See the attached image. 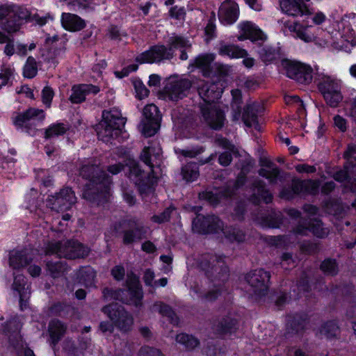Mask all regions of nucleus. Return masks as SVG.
I'll return each mask as SVG.
<instances>
[{"label":"nucleus","mask_w":356,"mask_h":356,"mask_svg":"<svg viewBox=\"0 0 356 356\" xmlns=\"http://www.w3.org/2000/svg\"><path fill=\"white\" fill-rule=\"evenodd\" d=\"M293 79L302 84H308L312 80V70L310 67L303 65Z\"/></svg>","instance_id":"c03bdc74"},{"label":"nucleus","mask_w":356,"mask_h":356,"mask_svg":"<svg viewBox=\"0 0 356 356\" xmlns=\"http://www.w3.org/2000/svg\"><path fill=\"white\" fill-rule=\"evenodd\" d=\"M80 275L86 285H92L96 277V272L92 268L88 267L81 269Z\"/></svg>","instance_id":"603ef678"},{"label":"nucleus","mask_w":356,"mask_h":356,"mask_svg":"<svg viewBox=\"0 0 356 356\" xmlns=\"http://www.w3.org/2000/svg\"><path fill=\"white\" fill-rule=\"evenodd\" d=\"M102 120L97 126V133L99 140L108 143L112 139L117 138L125 124V118H122L121 112L113 108L102 112Z\"/></svg>","instance_id":"423d86ee"},{"label":"nucleus","mask_w":356,"mask_h":356,"mask_svg":"<svg viewBox=\"0 0 356 356\" xmlns=\"http://www.w3.org/2000/svg\"><path fill=\"white\" fill-rule=\"evenodd\" d=\"M261 225L268 228H278L282 223V214L280 212H272L261 218Z\"/></svg>","instance_id":"4c0bfd02"},{"label":"nucleus","mask_w":356,"mask_h":356,"mask_svg":"<svg viewBox=\"0 0 356 356\" xmlns=\"http://www.w3.org/2000/svg\"><path fill=\"white\" fill-rule=\"evenodd\" d=\"M102 311L113 322V324L122 332H128L134 324V318L124 307L117 303L104 306Z\"/></svg>","instance_id":"9d476101"},{"label":"nucleus","mask_w":356,"mask_h":356,"mask_svg":"<svg viewBox=\"0 0 356 356\" xmlns=\"http://www.w3.org/2000/svg\"><path fill=\"white\" fill-rule=\"evenodd\" d=\"M32 257L26 249L13 250L9 252V266L13 269L26 267L32 261Z\"/></svg>","instance_id":"393cba45"},{"label":"nucleus","mask_w":356,"mask_h":356,"mask_svg":"<svg viewBox=\"0 0 356 356\" xmlns=\"http://www.w3.org/2000/svg\"><path fill=\"white\" fill-rule=\"evenodd\" d=\"M134 88L138 99H142L148 96L149 90L142 82L135 81Z\"/></svg>","instance_id":"6e6d98bb"},{"label":"nucleus","mask_w":356,"mask_h":356,"mask_svg":"<svg viewBox=\"0 0 356 356\" xmlns=\"http://www.w3.org/2000/svg\"><path fill=\"white\" fill-rule=\"evenodd\" d=\"M321 269L325 273L330 275H334L338 272L336 261L331 259L324 260L321 265Z\"/></svg>","instance_id":"3c124183"},{"label":"nucleus","mask_w":356,"mask_h":356,"mask_svg":"<svg viewBox=\"0 0 356 356\" xmlns=\"http://www.w3.org/2000/svg\"><path fill=\"white\" fill-rule=\"evenodd\" d=\"M232 161V156L230 152L226 151L221 153L218 156V163L222 166H228Z\"/></svg>","instance_id":"052dcab7"},{"label":"nucleus","mask_w":356,"mask_h":356,"mask_svg":"<svg viewBox=\"0 0 356 356\" xmlns=\"http://www.w3.org/2000/svg\"><path fill=\"white\" fill-rule=\"evenodd\" d=\"M280 8L284 13L293 17L302 16L309 13V10L303 0H282Z\"/></svg>","instance_id":"b1692460"},{"label":"nucleus","mask_w":356,"mask_h":356,"mask_svg":"<svg viewBox=\"0 0 356 356\" xmlns=\"http://www.w3.org/2000/svg\"><path fill=\"white\" fill-rule=\"evenodd\" d=\"M339 327L335 321H327L320 329V334L327 339L335 338L339 334Z\"/></svg>","instance_id":"e433bc0d"},{"label":"nucleus","mask_w":356,"mask_h":356,"mask_svg":"<svg viewBox=\"0 0 356 356\" xmlns=\"http://www.w3.org/2000/svg\"><path fill=\"white\" fill-rule=\"evenodd\" d=\"M147 229L136 218L125 220L122 225V243L130 245L146 238Z\"/></svg>","instance_id":"2eb2a0df"},{"label":"nucleus","mask_w":356,"mask_h":356,"mask_svg":"<svg viewBox=\"0 0 356 356\" xmlns=\"http://www.w3.org/2000/svg\"><path fill=\"white\" fill-rule=\"evenodd\" d=\"M63 349L70 355H76L78 349L75 346L74 342L69 339H67L63 342Z\"/></svg>","instance_id":"680f3d73"},{"label":"nucleus","mask_w":356,"mask_h":356,"mask_svg":"<svg viewBox=\"0 0 356 356\" xmlns=\"http://www.w3.org/2000/svg\"><path fill=\"white\" fill-rule=\"evenodd\" d=\"M47 268L53 277L60 276L66 270V263L60 261L47 262Z\"/></svg>","instance_id":"a19ab883"},{"label":"nucleus","mask_w":356,"mask_h":356,"mask_svg":"<svg viewBox=\"0 0 356 356\" xmlns=\"http://www.w3.org/2000/svg\"><path fill=\"white\" fill-rule=\"evenodd\" d=\"M215 70L218 75L227 76L231 71V67L226 64L216 63H215Z\"/></svg>","instance_id":"0e129e2a"},{"label":"nucleus","mask_w":356,"mask_h":356,"mask_svg":"<svg viewBox=\"0 0 356 356\" xmlns=\"http://www.w3.org/2000/svg\"><path fill=\"white\" fill-rule=\"evenodd\" d=\"M99 92L98 86L92 84H79L74 86L70 100L73 104H79L86 100V96L96 95Z\"/></svg>","instance_id":"5701e85b"},{"label":"nucleus","mask_w":356,"mask_h":356,"mask_svg":"<svg viewBox=\"0 0 356 356\" xmlns=\"http://www.w3.org/2000/svg\"><path fill=\"white\" fill-rule=\"evenodd\" d=\"M162 150L157 143L145 147L140 156V160L149 167L151 172L147 174L142 170L134 161L129 163V177L138 186L141 195H146L152 192V186L157 181L161 171L162 162Z\"/></svg>","instance_id":"f257e3e1"},{"label":"nucleus","mask_w":356,"mask_h":356,"mask_svg":"<svg viewBox=\"0 0 356 356\" xmlns=\"http://www.w3.org/2000/svg\"><path fill=\"white\" fill-rule=\"evenodd\" d=\"M143 118L140 127L145 137L154 136L160 128L161 115L159 108L154 104H149L143 108Z\"/></svg>","instance_id":"4468645a"},{"label":"nucleus","mask_w":356,"mask_h":356,"mask_svg":"<svg viewBox=\"0 0 356 356\" xmlns=\"http://www.w3.org/2000/svg\"><path fill=\"white\" fill-rule=\"evenodd\" d=\"M286 70V74L290 79H293L296 77V75L300 70V67H302L303 64L296 62H292L289 60H285L283 63Z\"/></svg>","instance_id":"8fccbe9b"},{"label":"nucleus","mask_w":356,"mask_h":356,"mask_svg":"<svg viewBox=\"0 0 356 356\" xmlns=\"http://www.w3.org/2000/svg\"><path fill=\"white\" fill-rule=\"evenodd\" d=\"M298 26V25L297 24L296 26H290L289 29L291 31H296V36L300 39L302 40L303 41L307 42L312 41L313 35L307 33L306 29H302L300 28H298L297 29Z\"/></svg>","instance_id":"864d4df0"},{"label":"nucleus","mask_w":356,"mask_h":356,"mask_svg":"<svg viewBox=\"0 0 356 356\" xmlns=\"http://www.w3.org/2000/svg\"><path fill=\"white\" fill-rule=\"evenodd\" d=\"M272 198V195L266 188L265 183L261 180H255L252 184V202L255 204H258L261 200H263L268 204L271 202Z\"/></svg>","instance_id":"cd10ccee"},{"label":"nucleus","mask_w":356,"mask_h":356,"mask_svg":"<svg viewBox=\"0 0 356 356\" xmlns=\"http://www.w3.org/2000/svg\"><path fill=\"white\" fill-rule=\"evenodd\" d=\"M217 51L220 56H227L230 58H240L248 56L245 49L234 44H228L224 41H220L217 44Z\"/></svg>","instance_id":"a878e982"},{"label":"nucleus","mask_w":356,"mask_h":356,"mask_svg":"<svg viewBox=\"0 0 356 356\" xmlns=\"http://www.w3.org/2000/svg\"><path fill=\"white\" fill-rule=\"evenodd\" d=\"M232 106H241L242 104V94L241 91L238 89L232 90Z\"/></svg>","instance_id":"774afa93"},{"label":"nucleus","mask_w":356,"mask_h":356,"mask_svg":"<svg viewBox=\"0 0 356 356\" xmlns=\"http://www.w3.org/2000/svg\"><path fill=\"white\" fill-rule=\"evenodd\" d=\"M221 288L210 290L208 293H207L204 296H202V298L206 300L207 301H214L221 294Z\"/></svg>","instance_id":"338daca9"},{"label":"nucleus","mask_w":356,"mask_h":356,"mask_svg":"<svg viewBox=\"0 0 356 356\" xmlns=\"http://www.w3.org/2000/svg\"><path fill=\"white\" fill-rule=\"evenodd\" d=\"M79 175L88 181L83 191V197L92 206H100L106 203L110 196L111 178L100 166L90 161L83 164Z\"/></svg>","instance_id":"f03ea898"},{"label":"nucleus","mask_w":356,"mask_h":356,"mask_svg":"<svg viewBox=\"0 0 356 356\" xmlns=\"http://www.w3.org/2000/svg\"><path fill=\"white\" fill-rule=\"evenodd\" d=\"M270 273L263 269H257L250 272L245 276L248 284L247 291L251 296H264L268 289Z\"/></svg>","instance_id":"ddd939ff"},{"label":"nucleus","mask_w":356,"mask_h":356,"mask_svg":"<svg viewBox=\"0 0 356 356\" xmlns=\"http://www.w3.org/2000/svg\"><path fill=\"white\" fill-rule=\"evenodd\" d=\"M293 231L296 234L300 235H306L308 231H311L314 235L318 238H324L329 234V230L323 227V222L316 219L309 222L308 227L298 225Z\"/></svg>","instance_id":"bb28decb"},{"label":"nucleus","mask_w":356,"mask_h":356,"mask_svg":"<svg viewBox=\"0 0 356 356\" xmlns=\"http://www.w3.org/2000/svg\"><path fill=\"white\" fill-rule=\"evenodd\" d=\"M169 47L164 45H156L149 50L143 52L136 58L139 63H152L162 60H170L173 57V49H190L191 44L182 36L175 35L170 38L168 40Z\"/></svg>","instance_id":"39448f33"},{"label":"nucleus","mask_w":356,"mask_h":356,"mask_svg":"<svg viewBox=\"0 0 356 356\" xmlns=\"http://www.w3.org/2000/svg\"><path fill=\"white\" fill-rule=\"evenodd\" d=\"M214 59L213 54H200L193 60L191 65L199 68L204 76L209 77L212 73L211 63Z\"/></svg>","instance_id":"7c9ffc66"},{"label":"nucleus","mask_w":356,"mask_h":356,"mask_svg":"<svg viewBox=\"0 0 356 356\" xmlns=\"http://www.w3.org/2000/svg\"><path fill=\"white\" fill-rule=\"evenodd\" d=\"M191 86L192 82L188 79L170 76L166 81L163 93L170 100L177 101L186 95Z\"/></svg>","instance_id":"f3484780"},{"label":"nucleus","mask_w":356,"mask_h":356,"mask_svg":"<svg viewBox=\"0 0 356 356\" xmlns=\"http://www.w3.org/2000/svg\"><path fill=\"white\" fill-rule=\"evenodd\" d=\"M259 107L260 106L257 103L247 104L244 107L242 120L247 127H254L255 129L259 130L260 126L257 121V113Z\"/></svg>","instance_id":"c756f323"},{"label":"nucleus","mask_w":356,"mask_h":356,"mask_svg":"<svg viewBox=\"0 0 356 356\" xmlns=\"http://www.w3.org/2000/svg\"><path fill=\"white\" fill-rule=\"evenodd\" d=\"M53 97V90L49 86L44 87L42 92V102L49 107Z\"/></svg>","instance_id":"13d9d810"},{"label":"nucleus","mask_w":356,"mask_h":356,"mask_svg":"<svg viewBox=\"0 0 356 356\" xmlns=\"http://www.w3.org/2000/svg\"><path fill=\"white\" fill-rule=\"evenodd\" d=\"M48 328L51 343L55 346L65 334L67 327L60 321L54 319L49 322Z\"/></svg>","instance_id":"f704fd0d"},{"label":"nucleus","mask_w":356,"mask_h":356,"mask_svg":"<svg viewBox=\"0 0 356 356\" xmlns=\"http://www.w3.org/2000/svg\"><path fill=\"white\" fill-rule=\"evenodd\" d=\"M111 275L118 281L122 280L125 275V270L122 266H115L111 270Z\"/></svg>","instance_id":"e2e57ef3"},{"label":"nucleus","mask_w":356,"mask_h":356,"mask_svg":"<svg viewBox=\"0 0 356 356\" xmlns=\"http://www.w3.org/2000/svg\"><path fill=\"white\" fill-rule=\"evenodd\" d=\"M138 69V65L137 64H131L127 66V67H124L121 71L115 72V74L117 77L118 78H123L124 76H128V74L131 72L137 70Z\"/></svg>","instance_id":"69168bd1"},{"label":"nucleus","mask_w":356,"mask_h":356,"mask_svg":"<svg viewBox=\"0 0 356 356\" xmlns=\"http://www.w3.org/2000/svg\"><path fill=\"white\" fill-rule=\"evenodd\" d=\"M353 147H349L345 153L348 159V163L345 165L344 170L337 172L334 178L336 181L344 182L345 187L348 188L351 191H356V158L352 156Z\"/></svg>","instance_id":"dca6fc26"},{"label":"nucleus","mask_w":356,"mask_h":356,"mask_svg":"<svg viewBox=\"0 0 356 356\" xmlns=\"http://www.w3.org/2000/svg\"><path fill=\"white\" fill-rule=\"evenodd\" d=\"M172 209L166 208L161 214L154 215L152 217V220L157 223H163L170 220Z\"/></svg>","instance_id":"5fc2aeb1"},{"label":"nucleus","mask_w":356,"mask_h":356,"mask_svg":"<svg viewBox=\"0 0 356 356\" xmlns=\"http://www.w3.org/2000/svg\"><path fill=\"white\" fill-rule=\"evenodd\" d=\"M65 51V43L60 44L58 48L51 49L44 60L50 64L49 67H55L58 64L57 58L61 56Z\"/></svg>","instance_id":"79ce46f5"},{"label":"nucleus","mask_w":356,"mask_h":356,"mask_svg":"<svg viewBox=\"0 0 356 356\" xmlns=\"http://www.w3.org/2000/svg\"><path fill=\"white\" fill-rule=\"evenodd\" d=\"M259 163L262 168L259 170V175L268 179L271 184L275 183L280 172V169L267 158L261 159Z\"/></svg>","instance_id":"c85d7f7f"},{"label":"nucleus","mask_w":356,"mask_h":356,"mask_svg":"<svg viewBox=\"0 0 356 356\" xmlns=\"http://www.w3.org/2000/svg\"><path fill=\"white\" fill-rule=\"evenodd\" d=\"M29 21H34L42 26L46 24L47 18L37 14L31 15L26 8L17 5L0 6V28L5 32L9 34L17 33Z\"/></svg>","instance_id":"20e7f679"},{"label":"nucleus","mask_w":356,"mask_h":356,"mask_svg":"<svg viewBox=\"0 0 356 356\" xmlns=\"http://www.w3.org/2000/svg\"><path fill=\"white\" fill-rule=\"evenodd\" d=\"M44 118L45 114L43 110L29 108L17 115L14 120V124L29 134L35 135L37 126L42 123Z\"/></svg>","instance_id":"f8f14e48"},{"label":"nucleus","mask_w":356,"mask_h":356,"mask_svg":"<svg viewBox=\"0 0 356 356\" xmlns=\"http://www.w3.org/2000/svg\"><path fill=\"white\" fill-rule=\"evenodd\" d=\"M185 15L186 13L184 7H178L177 6H175L172 7L170 10V17L177 19H184Z\"/></svg>","instance_id":"bf43d9fd"},{"label":"nucleus","mask_w":356,"mask_h":356,"mask_svg":"<svg viewBox=\"0 0 356 356\" xmlns=\"http://www.w3.org/2000/svg\"><path fill=\"white\" fill-rule=\"evenodd\" d=\"M89 252L88 247L74 240L51 241L45 248L46 254H55L68 259L84 258Z\"/></svg>","instance_id":"6e6552de"},{"label":"nucleus","mask_w":356,"mask_h":356,"mask_svg":"<svg viewBox=\"0 0 356 356\" xmlns=\"http://www.w3.org/2000/svg\"><path fill=\"white\" fill-rule=\"evenodd\" d=\"M68 127L63 123L54 124L49 126L44 132V138L49 139L65 134Z\"/></svg>","instance_id":"ea45409f"},{"label":"nucleus","mask_w":356,"mask_h":356,"mask_svg":"<svg viewBox=\"0 0 356 356\" xmlns=\"http://www.w3.org/2000/svg\"><path fill=\"white\" fill-rule=\"evenodd\" d=\"M200 266L212 282H220L219 284H216L218 286H220V283H223L229 277V270L222 257L210 254H204Z\"/></svg>","instance_id":"1a4fd4ad"},{"label":"nucleus","mask_w":356,"mask_h":356,"mask_svg":"<svg viewBox=\"0 0 356 356\" xmlns=\"http://www.w3.org/2000/svg\"><path fill=\"white\" fill-rule=\"evenodd\" d=\"M238 29L241 32V35L238 36V40L239 41L249 39L252 41L256 42L264 41L266 39V35L264 32L250 22H243L240 23L238 24Z\"/></svg>","instance_id":"4be33fe9"},{"label":"nucleus","mask_w":356,"mask_h":356,"mask_svg":"<svg viewBox=\"0 0 356 356\" xmlns=\"http://www.w3.org/2000/svg\"><path fill=\"white\" fill-rule=\"evenodd\" d=\"M307 324V317L305 315H296L289 322V325L296 332L303 330Z\"/></svg>","instance_id":"49530a36"},{"label":"nucleus","mask_w":356,"mask_h":356,"mask_svg":"<svg viewBox=\"0 0 356 356\" xmlns=\"http://www.w3.org/2000/svg\"><path fill=\"white\" fill-rule=\"evenodd\" d=\"M261 59L264 63H270L275 60L278 55L276 50L270 47H263L259 50Z\"/></svg>","instance_id":"de8ad7c7"},{"label":"nucleus","mask_w":356,"mask_h":356,"mask_svg":"<svg viewBox=\"0 0 356 356\" xmlns=\"http://www.w3.org/2000/svg\"><path fill=\"white\" fill-rule=\"evenodd\" d=\"M211 222L209 228L208 229V233H218L219 231H222L225 237L231 242H242L245 240V235L244 232L234 227H229L223 228V222L218 218V223Z\"/></svg>","instance_id":"aec40b11"},{"label":"nucleus","mask_w":356,"mask_h":356,"mask_svg":"<svg viewBox=\"0 0 356 356\" xmlns=\"http://www.w3.org/2000/svg\"><path fill=\"white\" fill-rule=\"evenodd\" d=\"M318 184L316 181L312 180H293L291 184V189L284 188L281 191L280 195L282 198L289 200L293 198L294 195L304 192L315 193L318 191Z\"/></svg>","instance_id":"6ab92c4d"},{"label":"nucleus","mask_w":356,"mask_h":356,"mask_svg":"<svg viewBox=\"0 0 356 356\" xmlns=\"http://www.w3.org/2000/svg\"><path fill=\"white\" fill-rule=\"evenodd\" d=\"M138 355L139 356H164L159 349L149 346L141 348Z\"/></svg>","instance_id":"4d7b16f0"},{"label":"nucleus","mask_w":356,"mask_h":356,"mask_svg":"<svg viewBox=\"0 0 356 356\" xmlns=\"http://www.w3.org/2000/svg\"><path fill=\"white\" fill-rule=\"evenodd\" d=\"M239 9L237 3L232 1H225L218 10L220 21L226 25L232 24L238 17Z\"/></svg>","instance_id":"412c9836"},{"label":"nucleus","mask_w":356,"mask_h":356,"mask_svg":"<svg viewBox=\"0 0 356 356\" xmlns=\"http://www.w3.org/2000/svg\"><path fill=\"white\" fill-rule=\"evenodd\" d=\"M76 197L70 188H62L54 195L48 197L47 204L53 210L58 212L70 209L76 203Z\"/></svg>","instance_id":"a211bd4d"},{"label":"nucleus","mask_w":356,"mask_h":356,"mask_svg":"<svg viewBox=\"0 0 356 356\" xmlns=\"http://www.w3.org/2000/svg\"><path fill=\"white\" fill-rule=\"evenodd\" d=\"M318 86L326 103L331 107H337L342 101L341 80L331 76H323Z\"/></svg>","instance_id":"9b49d317"},{"label":"nucleus","mask_w":356,"mask_h":356,"mask_svg":"<svg viewBox=\"0 0 356 356\" xmlns=\"http://www.w3.org/2000/svg\"><path fill=\"white\" fill-rule=\"evenodd\" d=\"M13 288L14 290L18 291L20 296V301L22 302L26 295V291L25 290L29 288L26 277L22 275H15L14 277Z\"/></svg>","instance_id":"58836bf2"},{"label":"nucleus","mask_w":356,"mask_h":356,"mask_svg":"<svg viewBox=\"0 0 356 356\" xmlns=\"http://www.w3.org/2000/svg\"><path fill=\"white\" fill-rule=\"evenodd\" d=\"M152 312H157L163 316L168 318L170 322L174 325L178 324V318L172 308L167 304L161 301L155 302L151 307Z\"/></svg>","instance_id":"473e14b6"},{"label":"nucleus","mask_w":356,"mask_h":356,"mask_svg":"<svg viewBox=\"0 0 356 356\" xmlns=\"http://www.w3.org/2000/svg\"><path fill=\"white\" fill-rule=\"evenodd\" d=\"M176 341L184 346L188 350H192L197 347L200 342L195 337L186 334H179L176 337Z\"/></svg>","instance_id":"37998d69"},{"label":"nucleus","mask_w":356,"mask_h":356,"mask_svg":"<svg viewBox=\"0 0 356 356\" xmlns=\"http://www.w3.org/2000/svg\"><path fill=\"white\" fill-rule=\"evenodd\" d=\"M38 72L37 63L34 58L29 56L24 67V76L29 79H32L36 76Z\"/></svg>","instance_id":"a18cd8bd"},{"label":"nucleus","mask_w":356,"mask_h":356,"mask_svg":"<svg viewBox=\"0 0 356 356\" xmlns=\"http://www.w3.org/2000/svg\"><path fill=\"white\" fill-rule=\"evenodd\" d=\"M183 178L187 181H193L196 179L199 175L195 165L188 164L182 168L181 170Z\"/></svg>","instance_id":"09e8293b"},{"label":"nucleus","mask_w":356,"mask_h":356,"mask_svg":"<svg viewBox=\"0 0 356 356\" xmlns=\"http://www.w3.org/2000/svg\"><path fill=\"white\" fill-rule=\"evenodd\" d=\"M127 289L104 288L102 291L103 296L106 300H115L136 307H141L143 292L138 278L134 277L127 281Z\"/></svg>","instance_id":"0eeeda50"},{"label":"nucleus","mask_w":356,"mask_h":356,"mask_svg":"<svg viewBox=\"0 0 356 356\" xmlns=\"http://www.w3.org/2000/svg\"><path fill=\"white\" fill-rule=\"evenodd\" d=\"M63 26L70 31H78L86 26L83 19L76 15L64 13L61 16Z\"/></svg>","instance_id":"2f4dec72"},{"label":"nucleus","mask_w":356,"mask_h":356,"mask_svg":"<svg viewBox=\"0 0 356 356\" xmlns=\"http://www.w3.org/2000/svg\"><path fill=\"white\" fill-rule=\"evenodd\" d=\"M218 222V217L216 216H204L197 215L193 221V229L198 233L207 234L211 222Z\"/></svg>","instance_id":"72a5a7b5"},{"label":"nucleus","mask_w":356,"mask_h":356,"mask_svg":"<svg viewBox=\"0 0 356 356\" xmlns=\"http://www.w3.org/2000/svg\"><path fill=\"white\" fill-rule=\"evenodd\" d=\"M236 325V321L229 316L222 317L213 323V328L218 333L231 332Z\"/></svg>","instance_id":"c9c22d12"},{"label":"nucleus","mask_w":356,"mask_h":356,"mask_svg":"<svg viewBox=\"0 0 356 356\" xmlns=\"http://www.w3.org/2000/svg\"><path fill=\"white\" fill-rule=\"evenodd\" d=\"M200 97L203 103L200 104L202 116L207 124L213 129H220L224 124L225 114L215 102L222 93V88L218 83L198 80L195 83Z\"/></svg>","instance_id":"7ed1b4c3"}]
</instances>
